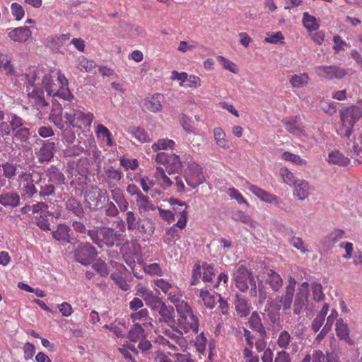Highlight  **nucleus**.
Masks as SVG:
<instances>
[{
    "mask_svg": "<svg viewBox=\"0 0 362 362\" xmlns=\"http://www.w3.org/2000/svg\"><path fill=\"white\" fill-rule=\"evenodd\" d=\"M201 276H202L201 265L199 264V262H197L194 264V269L192 270V281H191L190 284L196 285L198 283L199 279L201 278Z\"/></svg>",
    "mask_w": 362,
    "mask_h": 362,
    "instance_id": "nucleus-59",
    "label": "nucleus"
},
{
    "mask_svg": "<svg viewBox=\"0 0 362 362\" xmlns=\"http://www.w3.org/2000/svg\"><path fill=\"white\" fill-rule=\"evenodd\" d=\"M105 172L108 178L116 181L120 180L122 176V172L118 170H115L112 166H110L109 168L105 170Z\"/></svg>",
    "mask_w": 362,
    "mask_h": 362,
    "instance_id": "nucleus-62",
    "label": "nucleus"
},
{
    "mask_svg": "<svg viewBox=\"0 0 362 362\" xmlns=\"http://www.w3.org/2000/svg\"><path fill=\"white\" fill-rule=\"evenodd\" d=\"M150 308L157 313L158 323H165L169 327H174L175 313L172 305H167L160 298Z\"/></svg>",
    "mask_w": 362,
    "mask_h": 362,
    "instance_id": "nucleus-5",
    "label": "nucleus"
},
{
    "mask_svg": "<svg viewBox=\"0 0 362 362\" xmlns=\"http://www.w3.org/2000/svg\"><path fill=\"white\" fill-rule=\"evenodd\" d=\"M11 11L13 15L16 17V20L17 21L21 20L25 14V11L23 7L17 3H13L11 4Z\"/></svg>",
    "mask_w": 362,
    "mask_h": 362,
    "instance_id": "nucleus-61",
    "label": "nucleus"
},
{
    "mask_svg": "<svg viewBox=\"0 0 362 362\" xmlns=\"http://www.w3.org/2000/svg\"><path fill=\"white\" fill-rule=\"evenodd\" d=\"M56 151V145L54 141H42V146L37 153L40 163L48 162L54 157Z\"/></svg>",
    "mask_w": 362,
    "mask_h": 362,
    "instance_id": "nucleus-14",
    "label": "nucleus"
},
{
    "mask_svg": "<svg viewBox=\"0 0 362 362\" xmlns=\"http://www.w3.org/2000/svg\"><path fill=\"white\" fill-rule=\"evenodd\" d=\"M126 221L129 230H134L139 228L140 218L133 211H127Z\"/></svg>",
    "mask_w": 362,
    "mask_h": 362,
    "instance_id": "nucleus-40",
    "label": "nucleus"
},
{
    "mask_svg": "<svg viewBox=\"0 0 362 362\" xmlns=\"http://www.w3.org/2000/svg\"><path fill=\"white\" fill-rule=\"evenodd\" d=\"M136 204L138 205V207L141 211L142 210L144 211H146L153 209V205L150 202L148 197L147 196L144 195L141 192H139V195L137 196Z\"/></svg>",
    "mask_w": 362,
    "mask_h": 362,
    "instance_id": "nucleus-42",
    "label": "nucleus"
},
{
    "mask_svg": "<svg viewBox=\"0 0 362 362\" xmlns=\"http://www.w3.org/2000/svg\"><path fill=\"white\" fill-rule=\"evenodd\" d=\"M136 295L142 298L149 308L160 298L158 296L154 295L152 291L144 286L139 287L136 289Z\"/></svg>",
    "mask_w": 362,
    "mask_h": 362,
    "instance_id": "nucleus-22",
    "label": "nucleus"
},
{
    "mask_svg": "<svg viewBox=\"0 0 362 362\" xmlns=\"http://www.w3.org/2000/svg\"><path fill=\"white\" fill-rule=\"evenodd\" d=\"M88 235L94 244L102 248L104 246H114L121 234L112 228L99 226L89 229Z\"/></svg>",
    "mask_w": 362,
    "mask_h": 362,
    "instance_id": "nucleus-1",
    "label": "nucleus"
},
{
    "mask_svg": "<svg viewBox=\"0 0 362 362\" xmlns=\"http://www.w3.org/2000/svg\"><path fill=\"white\" fill-rule=\"evenodd\" d=\"M25 176V181L26 184L23 187V192L28 197L31 198L35 194H38V187L36 184L33 183V180L31 177V175L25 173H22L20 175L21 177Z\"/></svg>",
    "mask_w": 362,
    "mask_h": 362,
    "instance_id": "nucleus-27",
    "label": "nucleus"
},
{
    "mask_svg": "<svg viewBox=\"0 0 362 362\" xmlns=\"http://www.w3.org/2000/svg\"><path fill=\"white\" fill-rule=\"evenodd\" d=\"M136 230H139L142 233L152 235L155 230V225L150 219L144 220L141 224L139 223V228Z\"/></svg>",
    "mask_w": 362,
    "mask_h": 362,
    "instance_id": "nucleus-45",
    "label": "nucleus"
},
{
    "mask_svg": "<svg viewBox=\"0 0 362 362\" xmlns=\"http://www.w3.org/2000/svg\"><path fill=\"white\" fill-rule=\"evenodd\" d=\"M31 35V32L28 27L16 28L8 33L9 37L16 42H25Z\"/></svg>",
    "mask_w": 362,
    "mask_h": 362,
    "instance_id": "nucleus-21",
    "label": "nucleus"
},
{
    "mask_svg": "<svg viewBox=\"0 0 362 362\" xmlns=\"http://www.w3.org/2000/svg\"><path fill=\"white\" fill-rule=\"evenodd\" d=\"M315 73L320 77L328 80L341 79L346 74V69L337 66H319L315 69Z\"/></svg>",
    "mask_w": 362,
    "mask_h": 362,
    "instance_id": "nucleus-12",
    "label": "nucleus"
},
{
    "mask_svg": "<svg viewBox=\"0 0 362 362\" xmlns=\"http://www.w3.org/2000/svg\"><path fill=\"white\" fill-rule=\"evenodd\" d=\"M107 200V192H103L95 185H91L85 192V203L87 207L91 210L101 208Z\"/></svg>",
    "mask_w": 362,
    "mask_h": 362,
    "instance_id": "nucleus-7",
    "label": "nucleus"
},
{
    "mask_svg": "<svg viewBox=\"0 0 362 362\" xmlns=\"http://www.w3.org/2000/svg\"><path fill=\"white\" fill-rule=\"evenodd\" d=\"M267 275L266 283L270 286L274 291H278L283 285V281L280 275L272 269L269 270Z\"/></svg>",
    "mask_w": 362,
    "mask_h": 362,
    "instance_id": "nucleus-29",
    "label": "nucleus"
},
{
    "mask_svg": "<svg viewBox=\"0 0 362 362\" xmlns=\"http://www.w3.org/2000/svg\"><path fill=\"white\" fill-rule=\"evenodd\" d=\"M248 324L250 325L251 329H252L254 331L259 332L261 334V336L263 337L264 335L266 334L265 328L264 327L262 323L260 316L257 311H254L252 313L248 320Z\"/></svg>",
    "mask_w": 362,
    "mask_h": 362,
    "instance_id": "nucleus-28",
    "label": "nucleus"
},
{
    "mask_svg": "<svg viewBox=\"0 0 362 362\" xmlns=\"http://www.w3.org/2000/svg\"><path fill=\"white\" fill-rule=\"evenodd\" d=\"M52 95L58 96L68 101H71L74 98L73 95L71 93L67 86H66V88L62 87L57 91L54 90Z\"/></svg>",
    "mask_w": 362,
    "mask_h": 362,
    "instance_id": "nucleus-54",
    "label": "nucleus"
},
{
    "mask_svg": "<svg viewBox=\"0 0 362 362\" xmlns=\"http://www.w3.org/2000/svg\"><path fill=\"white\" fill-rule=\"evenodd\" d=\"M235 310L240 317H246L250 313V306L247 300L242 296L237 294L235 301Z\"/></svg>",
    "mask_w": 362,
    "mask_h": 362,
    "instance_id": "nucleus-31",
    "label": "nucleus"
},
{
    "mask_svg": "<svg viewBox=\"0 0 362 362\" xmlns=\"http://www.w3.org/2000/svg\"><path fill=\"white\" fill-rule=\"evenodd\" d=\"M131 133L133 136L140 142H149L150 139L143 128L133 127L132 128Z\"/></svg>",
    "mask_w": 362,
    "mask_h": 362,
    "instance_id": "nucleus-47",
    "label": "nucleus"
},
{
    "mask_svg": "<svg viewBox=\"0 0 362 362\" xmlns=\"http://www.w3.org/2000/svg\"><path fill=\"white\" fill-rule=\"evenodd\" d=\"M83 151V148L79 145H74L73 146L67 147L64 151V156L71 157L80 155Z\"/></svg>",
    "mask_w": 362,
    "mask_h": 362,
    "instance_id": "nucleus-58",
    "label": "nucleus"
},
{
    "mask_svg": "<svg viewBox=\"0 0 362 362\" xmlns=\"http://www.w3.org/2000/svg\"><path fill=\"white\" fill-rule=\"evenodd\" d=\"M24 350V358L28 361L33 358L35 354V346L33 344L27 342L23 346Z\"/></svg>",
    "mask_w": 362,
    "mask_h": 362,
    "instance_id": "nucleus-60",
    "label": "nucleus"
},
{
    "mask_svg": "<svg viewBox=\"0 0 362 362\" xmlns=\"http://www.w3.org/2000/svg\"><path fill=\"white\" fill-rule=\"evenodd\" d=\"M293 195L299 200H304L309 194L308 183L306 181H300L295 185Z\"/></svg>",
    "mask_w": 362,
    "mask_h": 362,
    "instance_id": "nucleus-34",
    "label": "nucleus"
},
{
    "mask_svg": "<svg viewBox=\"0 0 362 362\" xmlns=\"http://www.w3.org/2000/svg\"><path fill=\"white\" fill-rule=\"evenodd\" d=\"M303 23L304 26L310 31L316 30L320 27L317 22V18L310 15L308 12L303 13Z\"/></svg>",
    "mask_w": 362,
    "mask_h": 362,
    "instance_id": "nucleus-38",
    "label": "nucleus"
},
{
    "mask_svg": "<svg viewBox=\"0 0 362 362\" xmlns=\"http://www.w3.org/2000/svg\"><path fill=\"white\" fill-rule=\"evenodd\" d=\"M280 175L282 177L284 182L287 185H294L296 184V181L294 178L293 174L291 172H290L287 168H281Z\"/></svg>",
    "mask_w": 362,
    "mask_h": 362,
    "instance_id": "nucleus-53",
    "label": "nucleus"
},
{
    "mask_svg": "<svg viewBox=\"0 0 362 362\" xmlns=\"http://www.w3.org/2000/svg\"><path fill=\"white\" fill-rule=\"evenodd\" d=\"M340 117L342 122L341 134L349 138L352 134L355 123L362 117V109L359 105L351 106L341 110Z\"/></svg>",
    "mask_w": 362,
    "mask_h": 362,
    "instance_id": "nucleus-2",
    "label": "nucleus"
},
{
    "mask_svg": "<svg viewBox=\"0 0 362 362\" xmlns=\"http://www.w3.org/2000/svg\"><path fill=\"white\" fill-rule=\"evenodd\" d=\"M8 122L10 123V126L12 128L13 132H14L23 127L24 120L16 114H11Z\"/></svg>",
    "mask_w": 362,
    "mask_h": 362,
    "instance_id": "nucleus-56",
    "label": "nucleus"
},
{
    "mask_svg": "<svg viewBox=\"0 0 362 362\" xmlns=\"http://www.w3.org/2000/svg\"><path fill=\"white\" fill-rule=\"evenodd\" d=\"M45 73L41 69L39 68H33L30 69L29 73L26 74V78L28 83L33 86V90L32 94L35 95L38 99L39 103H41L42 105H47L45 98H43V92L39 90L38 86L40 85V80L43 76Z\"/></svg>",
    "mask_w": 362,
    "mask_h": 362,
    "instance_id": "nucleus-10",
    "label": "nucleus"
},
{
    "mask_svg": "<svg viewBox=\"0 0 362 362\" xmlns=\"http://www.w3.org/2000/svg\"><path fill=\"white\" fill-rule=\"evenodd\" d=\"M312 292L314 300L319 302L324 299L325 295L322 292V286L321 284L313 283L312 286Z\"/></svg>",
    "mask_w": 362,
    "mask_h": 362,
    "instance_id": "nucleus-51",
    "label": "nucleus"
},
{
    "mask_svg": "<svg viewBox=\"0 0 362 362\" xmlns=\"http://www.w3.org/2000/svg\"><path fill=\"white\" fill-rule=\"evenodd\" d=\"M66 209L71 212L79 219H83L85 217V211L81 203L76 199L71 197L65 202Z\"/></svg>",
    "mask_w": 362,
    "mask_h": 362,
    "instance_id": "nucleus-20",
    "label": "nucleus"
},
{
    "mask_svg": "<svg viewBox=\"0 0 362 362\" xmlns=\"http://www.w3.org/2000/svg\"><path fill=\"white\" fill-rule=\"evenodd\" d=\"M182 167V165L178 156L175 154L169 155L168 163L166 166V171L168 175L178 173Z\"/></svg>",
    "mask_w": 362,
    "mask_h": 362,
    "instance_id": "nucleus-32",
    "label": "nucleus"
},
{
    "mask_svg": "<svg viewBox=\"0 0 362 362\" xmlns=\"http://www.w3.org/2000/svg\"><path fill=\"white\" fill-rule=\"evenodd\" d=\"M111 279L115 281L120 288L123 291H127L129 285L127 284L125 279L118 273H112L110 275Z\"/></svg>",
    "mask_w": 362,
    "mask_h": 362,
    "instance_id": "nucleus-57",
    "label": "nucleus"
},
{
    "mask_svg": "<svg viewBox=\"0 0 362 362\" xmlns=\"http://www.w3.org/2000/svg\"><path fill=\"white\" fill-rule=\"evenodd\" d=\"M291 341V335L287 331H283L280 333L277 344L280 348L286 349Z\"/></svg>",
    "mask_w": 362,
    "mask_h": 362,
    "instance_id": "nucleus-55",
    "label": "nucleus"
},
{
    "mask_svg": "<svg viewBox=\"0 0 362 362\" xmlns=\"http://www.w3.org/2000/svg\"><path fill=\"white\" fill-rule=\"evenodd\" d=\"M1 168L3 170V175L2 177L6 180L7 178L8 180H13L16 175L17 171V167L16 164L5 162L1 164Z\"/></svg>",
    "mask_w": 362,
    "mask_h": 362,
    "instance_id": "nucleus-35",
    "label": "nucleus"
},
{
    "mask_svg": "<svg viewBox=\"0 0 362 362\" xmlns=\"http://www.w3.org/2000/svg\"><path fill=\"white\" fill-rule=\"evenodd\" d=\"M175 308L181 320L186 321L189 317L191 320V322H189V328L197 332L199 327L198 319L194 315H193L192 310L189 304L184 300H182L178 303V304L175 305Z\"/></svg>",
    "mask_w": 362,
    "mask_h": 362,
    "instance_id": "nucleus-13",
    "label": "nucleus"
},
{
    "mask_svg": "<svg viewBox=\"0 0 362 362\" xmlns=\"http://www.w3.org/2000/svg\"><path fill=\"white\" fill-rule=\"evenodd\" d=\"M96 67V64L93 60H88L84 57H79L78 58V68L86 72H93Z\"/></svg>",
    "mask_w": 362,
    "mask_h": 362,
    "instance_id": "nucleus-39",
    "label": "nucleus"
},
{
    "mask_svg": "<svg viewBox=\"0 0 362 362\" xmlns=\"http://www.w3.org/2000/svg\"><path fill=\"white\" fill-rule=\"evenodd\" d=\"M298 117H291L288 119L282 120V122L286 127V129L291 134L300 136L303 134V129L297 124Z\"/></svg>",
    "mask_w": 362,
    "mask_h": 362,
    "instance_id": "nucleus-26",
    "label": "nucleus"
},
{
    "mask_svg": "<svg viewBox=\"0 0 362 362\" xmlns=\"http://www.w3.org/2000/svg\"><path fill=\"white\" fill-rule=\"evenodd\" d=\"M181 124L185 129L188 133L194 132L195 128L192 124V120L186 115H182Z\"/></svg>",
    "mask_w": 362,
    "mask_h": 362,
    "instance_id": "nucleus-64",
    "label": "nucleus"
},
{
    "mask_svg": "<svg viewBox=\"0 0 362 362\" xmlns=\"http://www.w3.org/2000/svg\"><path fill=\"white\" fill-rule=\"evenodd\" d=\"M70 230L71 229L68 226L65 224H60L58 226L57 229L52 232V236L58 241L69 243L70 235L69 233Z\"/></svg>",
    "mask_w": 362,
    "mask_h": 362,
    "instance_id": "nucleus-30",
    "label": "nucleus"
},
{
    "mask_svg": "<svg viewBox=\"0 0 362 362\" xmlns=\"http://www.w3.org/2000/svg\"><path fill=\"white\" fill-rule=\"evenodd\" d=\"M308 75L305 73L300 75L295 74L291 78L290 83L293 87L299 88L306 85L308 82Z\"/></svg>",
    "mask_w": 362,
    "mask_h": 362,
    "instance_id": "nucleus-43",
    "label": "nucleus"
},
{
    "mask_svg": "<svg viewBox=\"0 0 362 362\" xmlns=\"http://www.w3.org/2000/svg\"><path fill=\"white\" fill-rule=\"evenodd\" d=\"M53 83L51 78L50 75L44 74L42 78L40 80V85L38 86L39 90L42 91L41 89V86L42 88H45V91L48 93L49 95H52L54 89H53Z\"/></svg>",
    "mask_w": 362,
    "mask_h": 362,
    "instance_id": "nucleus-41",
    "label": "nucleus"
},
{
    "mask_svg": "<svg viewBox=\"0 0 362 362\" xmlns=\"http://www.w3.org/2000/svg\"><path fill=\"white\" fill-rule=\"evenodd\" d=\"M200 297L207 308L210 309L214 308L216 303L215 295H211L208 291L202 290L200 291Z\"/></svg>",
    "mask_w": 362,
    "mask_h": 362,
    "instance_id": "nucleus-44",
    "label": "nucleus"
},
{
    "mask_svg": "<svg viewBox=\"0 0 362 362\" xmlns=\"http://www.w3.org/2000/svg\"><path fill=\"white\" fill-rule=\"evenodd\" d=\"M35 184L38 187V195L40 199L46 200L47 197L55 194L56 188L53 186V184L49 183V181L47 180L46 177H40Z\"/></svg>",
    "mask_w": 362,
    "mask_h": 362,
    "instance_id": "nucleus-17",
    "label": "nucleus"
},
{
    "mask_svg": "<svg viewBox=\"0 0 362 362\" xmlns=\"http://www.w3.org/2000/svg\"><path fill=\"white\" fill-rule=\"evenodd\" d=\"M309 284L305 281L301 284L297 290L294 298L293 313L295 315L300 314L307 308L308 304Z\"/></svg>",
    "mask_w": 362,
    "mask_h": 362,
    "instance_id": "nucleus-9",
    "label": "nucleus"
},
{
    "mask_svg": "<svg viewBox=\"0 0 362 362\" xmlns=\"http://www.w3.org/2000/svg\"><path fill=\"white\" fill-rule=\"evenodd\" d=\"M163 98V95L159 93H156L149 98H147L144 102L145 107L152 112L160 111L163 108L161 105V100Z\"/></svg>",
    "mask_w": 362,
    "mask_h": 362,
    "instance_id": "nucleus-23",
    "label": "nucleus"
},
{
    "mask_svg": "<svg viewBox=\"0 0 362 362\" xmlns=\"http://www.w3.org/2000/svg\"><path fill=\"white\" fill-rule=\"evenodd\" d=\"M281 158L286 160L291 161L293 163H296L300 165H303L306 164V160L300 158V157L298 155L293 154L292 153L286 151L282 153Z\"/></svg>",
    "mask_w": 362,
    "mask_h": 362,
    "instance_id": "nucleus-49",
    "label": "nucleus"
},
{
    "mask_svg": "<svg viewBox=\"0 0 362 362\" xmlns=\"http://www.w3.org/2000/svg\"><path fill=\"white\" fill-rule=\"evenodd\" d=\"M337 336L341 340H344L349 344H353V341L349 337L348 325L342 319H339L336 323Z\"/></svg>",
    "mask_w": 362,
    "mask_h": 362,
    "instance_id": "nucleus-24",
    "label": "nucleus"
},
{
    "mask_svg": "<svg viewBox=\"0 0 362 362\" xmlns=\"http://www.w3.org/2000/svg\"><path fill=\"white\" fill-rule=\"evenodd\" d=\"M93 269L100 274L102 276L105 277L109 274V270L107 264L102 259L97 260L92 266Z\"/></svg>",
    "mask_w": 362,
    "mask_h": 362,
    "instance_id": "nucleus-48",
    "label": "nucleus"
},
{
    "mask_svg": "<svg viewBox=\"0 0 362 362\" xmlns=\"http://www.w3.org/2000/svg\"><path fill=\"white\" fill-rule=\"evenodd\" d=\"M249 189L251 192H252L257 197L261 199L262 201H264L265 202L278 203V199L276 196L267 192L266 191L263 190L262 189H261L255 185H250Z\"/></svg>",
    "mask_w": 362,
    "mask_h": 362,
    "instance_id": "nucleus-25",
    "label": "nucleus"
},
{
    "mask_svg": "<svg viewBox=\"0 0 362 362\" xmlns=\"http://www.w3.org/2000/svg\"><path fill=\"white\" fill-rule=\"evenodd\" d=\"M46 179L53 184L55 188L65 183V176L57 167L51 165L46 171Z\"/></svg>",
    "mask_w": 362,
    "mask_h": 362,
    "instance_id": "nucleus-16",
    "label": "nucleus"
},
{
    "mask_svg": "<svg viewBox=\"0 0 362 362\" xmlns=\"http://www.w3.org/2000/svg\"><path fill=\"white\" fill-rule=\"evenodd\" d=\"M20 200L17 192L6 191L0 194V204L4 207H17L20 204Z\"/></svg>",
    "mask_w": 362,
    "mask_h": 362,
    "instance_id": "nucleus-19",
    "label": "nucleus"
},
{
    "mask_svg": "<svg viewBox=\"0 0 362 362\" xmlns=\"http://www.w3.org/2000/svg\"><path fill=\"white\" fill-rule=\"evenodd\" d=\"M49 119L62 131L63 139L69 144H73L76 139L75 133L71 126L66 125L63 119V109L61 105L54 107L50 113Z\"/></svg>",
    "mask_w": 362,
    "mask_h": 362,
    "instance_id": "nucleus-3",
    "label": "nucleus"
},
{
    "mask_svg": "<svg viewBox=\"0 0 362 362\" xmlns=\"http://www.w3.org/2000/svg\"><path fill=\"white\" fill-rule=\"evenodd\" d=\"M144 334V329L141 325L139 323H136L133 325L131 329L129 331L127 338L131 341H137L141 339Z\"/></svg>",
    "mask_w": 362,
    "mask_h": 362,
    "instance_id": "nucleus-37",
    "label": "nucleus"
},
{
    "mask_svg": "<svg viewBox=\"0 0 362 362\" xmlns=\"http://www.w3.org/2000/svg\"><path fill=\"white\" fill-rule=\"evenodd\" d=\"M70 34L49 36L45 39V44L46 47L50 48L52 51L58 52L64 42L70 39Z\"/></svg>",
    "mask_w": 362,
    "mask_h": 362,
    "instance_id": "nucleus-18",
    "label": "nucleus"
},
{
    "mask_svg": "<svg viewBox=\"0 0 362 362\" xmlns=\"http://www.w3.org/2000/svg\"><path fill=\"white\" fill-rule=\"evenodd\" d=\"M217 60L225 69H227L234 74L238 73L236 65L229 59L225 58L224 57L218 56Z\"/></svg>",
    "mask_w": 362,
    "mask_h": 362,
    "instance_id": "nucleus-52",
    "label": "nucleus"
},
{
    "mask_svg": "<svg viewBox=\"0 0 362 362\" xmlns=\"http://www.w3.org/2000/svg\"><path fill=\"white\" fill-rule=\"evenodd\" d=\"M64 119L66 125L82 129L90 126L93 115L90 113L86 114L81 110H73L69 112L63 111Z\"/></svg>",
    "mask_w": 362,
    "mask_h": 362,
    "instance_id": "nucleus-4",
    "label": "nucleus"
},
{
    "mask_svg": "<svg viewBox=\"0 0 362 362\" xmlns=\"http://www.w3.org/2000/svg\"><path fill=\"white\" fill-rule=\"evenodd\" d=\"M13 136L17 139L23 142L28 141L30 136V129L27 127H21L13 132Z\"/></svg>",
    "mask_w": 362,
    "mask_h": 362,
    "instance_id": "nucleus-46",
    "label": "nucleus"
},
{
    "mask_svg": "<svg viewBox=\"0 0 362 362\" xmlns=\"http://www.w3.org/2000/svg\"><path fill=\"white\" fill-rule=\"evenodd\" d=\"M329 162L340 166H346L349 165L350 160L348 157H345L339 151H334L329 154Z\"/></svg>",
    "mask_w": 362,
    "mask_h": 362,
    "instance_id": "nucleus-33",
    "label": "nucleus"
},
{
    "mask_svg": "<svg viewBox=\"0 0 362 362\" xmlns=\"http://www.w3.org/2000/svg\"><path fill=\"white\" fill-rule=\"evenodd\" d=\"M80 220H73L71 223V227L77 233H87L88 234V229L86 228V226L85 223Z\"/></svg>",
    "mask_w": 362,
    "mask_h": 362,
    "instance_id": "nucleus-63",
    "label": "nucleus"
},
{
    "mask_svg": "<svg viewBox=\"0 0 362 362\" xmlns=\"http://www.w3.org/2000/svg\"><path fill=\"white\" fill-rule=\"evenodd\" d=\"M233 218L235 221L249 224L251 227H255V225L251 218L243 211H237L234 213L233 215Z\"/></svg>",
    "mask_w": 362,
    "mask_h": 362,
    "instance_id": "nucleus-50",
    "label": "nucleus"
},
{
    "mask_svg": "<svg viewBox=\"0 0 362 362\" xmlns=\"http://www.w3.org/2000/svg\"><path fill=\"white\" fill-rule=\"evenodd\" d=\"M252 279H255L252 272L243 265L238 267L234 272L235 286L241 292L248 290V283Z\"/></svg>",
    "mask_w": 362,
    "mask_h": 362,
    "instance_id": "nucleus-11",
    "label": "nucleus"
},
{
    "mask_svg": "<svg viewBox=\"0 0 362 362\" xmlns=\"http://www.w3.org/2000/svg\"><path fill=\"white\" fill-rule=\"evenodd\" d=\"M296 284V281L295 279L292 276H290L288 279V284L286 286L285 293L282 295L279 300V302L283 305L284 310H289L291 307Z\"/></svg>",
    "mask_w": 362,
    "mask_h": 362,
    "instance_id": "nucleus-15",
    "label": "nucleus"
},
{
    "mask_svg": "<svg viewBox=\"0 0 362 362\" xmlns=\"http://www.w3.org/2000/svg\"><path fill=\"white\" fill-rule=\"evenodd\" d=\"M184 176L187 184L193 189L202 184L205 180L202 168L195 163L188 165L185 170Z\"/></svg>",
    "mask_w": 362,
    "mask_h": 362,
    "instance_id": "nucleus-8",
    "label": "nucleus"
},
{
    "mask_svg": "<svg viewBox=\"0 0 362 362\" xmlns=\"http://www.w3.org/2000/svg\"><path fill=\"white\" fill-rule=\"evenodd\" d=\"M74 253L76 261L84 266L93 263L98 255L96 248L88 242L79 243Z\"/></svg>",
    "mask_w": 362,
    "mask_h": 362,
    "instance_id": "nucleus-6",
    "label": "nucleus"
},
{
    "mask_svg": "<svg viewBox=\"0 0 362 362\" xmlns=\"http://www.w3.org/2000/svg\"><path fill=\"white\" fill-rule=\"evenodd\" d=\"M214 136L216 144L224 149L229 148V142L226 139V134L221 128L217 127L214 129Z\"/></svg>",
    "mask_w": 362,
    "mask_h": 362,
    "instance_id": "nucleus-36",
    "label": "nucleus"
}]
</instances>
